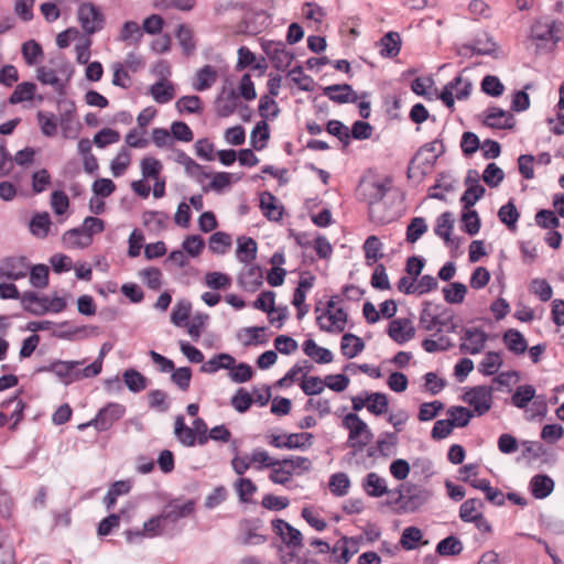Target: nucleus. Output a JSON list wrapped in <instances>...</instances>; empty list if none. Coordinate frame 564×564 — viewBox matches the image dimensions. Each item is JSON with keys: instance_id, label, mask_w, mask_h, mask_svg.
Here are the masks:
<instances>
[{"instance_id": "473e14b6", "label": "nucleus", "mask_w": 564, "mask_h": 564, "mask_svg": "<svg viewBox=\"0 0 564 564\" xmlns=\"http://www.w3.org/2000/svg\"><path fill=\"white\" fill-rule=\"evenodd\" d=\"M209 177L210 182L207 186L203 187L204 192L214 191L220 193L240 180V176L228 172H216L209 174Z\"/></svg>"}, {"instance_id": "72a5a7b5", "label": "nucleus", "mask_w": 564, "mask_h": 564, "mask_svg": "<svg viewBox=\"0 0 564 564\" xmlns=\"http://www.w3.org/2000/svg\"><path fill=\"white\" fill-rule=\"evenodd\" d=\"M235 364L236 359L231 355L221 352L203 362L200 371L205 373H215L221 369H231Z\"/></svg>"}, {"instance_id": "8fccbe9b", "label": "nucleus", "mask_w": 564, "mask_h": 564, "mask_svg": "<svg viewBox=\"0 0 564 564\" xmlns=\"http://www.w3.org/2000/svg\"><path fill=\"white\" fill-rule=\"evenodd\" d=\"M482 502L478 499H467L459 508V517L464 522H473L477 520L482 512Z\"/></svg>"}, {"instance_id": "dca6fc26", "label": "nucleus", "mask_w": 564, "mask_h": 564, "mask_svg": "<svg viewBox=\"0 0 564 564\" xmlns=\"http://www.w3.org/2000/svg\"><path fill=\"white\" fill-rule=\"evenodd\" d=\"M273 532L282 540L284 549H302L303 546V534L301 531L292 527L289 522L282 519H275L272 521Z\"/></svg>"}, {"instance_id": "9b49d317", "label": "nucleus", "mask_w": 564, "mask_h": 564, "mask_svg": "<svg viewBox=\"0 0 564 564\" xmlns=\"http://www.w3.org/2000/svg\"><path fill=\"white\" fill-rule=\"evenodd\" d=\"M77 18L85 33L89 35L104 28V14L100 9L91 2H84L78 7Z\"/></svg>"}, {"instance_id": "393cba45", "label": "nucleus", "mask_w": 564, "mask_h": 564, "mask_svg": "<svg viewBox=\"0 0 564 564\" xmlns=\"http://www.w3.org/2000/svg\"><path fill=\"white\" fill-rule=\"evenodd\" d=\"M262 279L260 267L253 263L245 264L238 275V282L246 291L257 290L262 284Z\"/></svg>"}, {"instance_id": "6ab92c4d", "label": "nucleus", "mask_w": 564, "mask_h": 564, "mask_svg": "<svg viewBox=\"0 0 564 564\" xmlns=\"http://www.w3.org/2000/svg\"><path fill=\"white\" fill-rule=\"evenodd\" d=\"M30 269L25 257H9L0 263V278L8 280H20L24 278Z\"/></svg>"}, {"instance_id": "ddd939ff", "label": "nucleus", "mask_w": 564, "mask_h": 564, "mask_svg": "<svg viewBox=\"0 0 564 564\" xmlns=\"http://www.w3.org/2000/svg\"><path fill=\"white\" fill-rule=\"evenodd\" d=\"M463 401L474 409L477 415L489 411L492 402V389L486 386H477L465 392Z\"/></svg>"}, {"instance_id": "423d86ee", "label": "nucleus", "mask_w": 564, "mask_h": 564, "mask_svg": "<svg viewBox=\"0 0 564 564\" xmlns=\"http://www.w3.org/2000/svg\"><path fill=\"white\" fill-rule=\"evenodd\" d=\"M419 327L424 332L431 333L432 336H436L443 330L447 333L456 332V324L452 314L446 312L435 314L430 307L422 311Z\"/></svg>"}, {"instance_id": "f3484780", "label": "nucleus", "mask_w": 564, "mask_h": 564, "mask_svg": "<svg viewBox=\"0 0 564 564\" xmlns=\"http://www.w3.org/2000/svg\"><path fill=\"white\" fill-rule=\"evenodd\" d=\"M359 195L369 204V216L376 219V205L382 200L386 195L384 184L373 180H364L358 187Z\"/></svg>"}, {"instance_id": "13d9d810", "label": "nucleus", "mask_w": 564, "mask_h": 564, "mask_svg": "<svg viewBox=\"0 0 564 564\" xmlns=\"http://www.w3.org/2000/svg\"><path fill=\"white\" fill-rule=\"evenodd\" d=\"M142 39V29L134 21H127L123 23L120 34L119 41L128 42L130 44H138Z\"/></svg>"}, {"instance_id": "de8ad7c7", "label": "nucleus", "mask_w": 564, "mask_h": 564, "mask_svg": "<svg viewBox=\"0 0 564 564\" xmlns=\"http://www.w3.org/2000/svg\"><path fill=\"white\" fill-rule=\"evenodd\" d=\"M364 349V341L354 334H345L341 337L340 350L347 358L356 357Z\"/></svg>"}, {"instance_id": "2eb2a0df", "label": "nucleus", "mask_w": 564, "mask_h": 564, "mask_svg": "<svg viewBox=\"0 0 564 564\" xmlns=\"http://www.w3.org/2000/svg\"><path fill=\"white\" fill-rule=\"evenodd\" d=\"M268 442L275 448H306L312 445L313 435L311 433H292L281 435H268Z\"/></svg>"}, {"instance_id": "58836bf2", "label": "nucleus", "mask_w": 564, "mask_h": 564, "mask_svg": "<svg viewBox=\"0 0 564 564\" xmlns=\"http://www.w3.org/2000/svg\"><path fill=\"white\" fill-rule=\"evenodd\" d=\"M303 351L317 364H329L333 361V352L327 348L318 346L313 339H306L303 343Z\"/></svg>"}, {"instance_id": "bf43d9fd", "label": "nucleus", "mask_w": 564, "mask_h": 564, "mask_svg": "<svg viewBox=\"0 0 564 564\" xmlns=\"http://www.w3.org/2000/svg\"><path fill=\"white\" fill-rule=\"evenodd\" d=\"M205 249V241L199 235H189L182 242V250L191 258H198Z\"/></svg>"}, {"instance_id": "a211bd4d", "label": "nucleus", "mask_w": 564, "mask_h": 564, "mask_svg": "<svg viewBox=\"0 0 564 564\" xmlns=\"http://www.w3.org/2000/svg\"><path fill=\"white\" fill-rule=\"evenodd\" d=\"M359 542L355 538H341L332 547L329 558L335 564H347L358 552Z\"/></svg>"}, {"instance_id": "f03ea898", "label": "nucleus", "mask_w": 564, "mask_h": 564, "mask_svg": "<svg viewBox=\"0 0 564 564\" xmlns=\"http://www.w3.org/2000/svg\"><path fill=\"white\" fill-rule=\"evenodd\" d=\"M432 497L431 490L412 484H402L395 491L390 490L394 508L401 512H414Z\"/></svg>"}, {"instance_id": "7ed1b4c3", "label": "nucleus", "mask_w": 564, "mask_h": 564, "mask_svg": "<svg viewBox=\"0 0 564 564\" xmlns=\"http://www.w3.org/2000/svg\"><path fill=\"white\" fill-rule=\"evenodd\" d=\"M86 360H53L37 369L39 372H52L58 380L69 386L74 382L93 378L86 370Z\"/></svg>"}, {"instance_id": "69168bd1", "label": "nucleus", "mask_w": 564, "mask_h": 564, "mask_svg": "<svg viewBox=\"0 0 564 564\" xmlns=\"http://www.w3.org/2000/svg\"><path fill=\"white\" fill-rule=\"evenodd\" d=\"M291 468L284 460H276V465L272 466L269 478L272 482L279 485H286L292 478Z\"/></svg>"}, {"instance_id": "a878e982", "label": "nucleus", "mask_w": 564, "mask_h": 564, "mask_svg": "<svg viewBox=\"0 0 564 564\" xmlns=\"http://www.w3.org/2000/svg\"><path fill=\"white\" fill-rule=\"evenodd\" d=\"M194 511V502H172L164 507L162 513L171 528L174 530L175 523L185 517H188Z\"/></svg>"}, {"instance_id": "f257e3e1", "label": "nucleus", "mask_w": 564, "mask_h": 564, "mask_svg": "<svg viewBox=\"0 0 564 564\" xmlns=\"http://www.w3.org/2000/svg\"><path fill=\"white\" fill-rule=\"evenodd\" d=\"M51 65L39 67L36 79L43 85L51 86L58 95H65L67 83L73 75V67L61 57L52 59Z\"/></svg>"}, {"instance_id": "a18cd8bd", "label": "nucleus", "mask_w": 564, "mask_h": 564, "mask_svg": "<svg viewBox=\"0 0 564 564\" xmlns=\"http://www.w3.org/2000/svg\"><path fill=\"white\" fill-rule=\"evenodd\" d=\"M261 209L269 219L280 220L282 217V208L276 204V199L273 195L264 192L260 195Z\"/></svg>"}, {"instance_id": "e433bc0d", "label": "nucleus", "mask_w": 564, "mask_h": 564, "mask_svg": "<svg viewBox=\"0 0 564 564\" xmlns=\"http://www.w3.org/2000/svg\"><path fill=\"white\" fill-rule=\"evenodd\" d=\"M149 91L158 104H167L175 96L174 85L170 80H158L150 87Z\"/></svg>"}, {"instance_id": "b1692460", "label": "nucleus", "mask_w": 564, "mask_h": 564, "mask_svg": "<svg viewBox=\"0 0 564 564\" xmlns=\"http://www.w3.org/2000/svg\"><path fill=\"white\" fill-rule=\"evenodd\" d=\"M323 94L337 104H349L358 100L356 91L348 84L326 86Z\"/></svg>"}, {"instance_id": "6e6d98bb", "label": "nucleus", "mask_w": 564, "mask_h": 564, "mask_svg": "<svg viewBox=\"0 0 564 564\" xmlns=\"http://www.w3.org/2000/svg\"><path fill=\"white\" fill-rule=\"evenodd\" d=\"M176 39L185 55H191L196 47L193 31L185 24H180L176 31Z\"/></svg>"}, {"instance_id": "9d476101", "label": "nucleus", "mask_w": 564, "mask_h": 564, "mask_svg": "<svg viewBox=\"0 0 564 564\" xmlns=\"http://www.w3.org/2000/svg\"><path fill=\"white\" fill-rule=\"evenodd\" d=\"M316 321L322 330L338 334L346 327L347 314L343 308L337 307L333 301H329L326 310L317 315Z\"/></svg>"}, {"instance_id": "cd10ccee", "label": "nucleus", "mask_w": 564, "mask_h": 564, "mask_svg": "<svg viewBox=\"0 0 564 564\" xmlns=\"http://www.w3.org/2000/svg\"><path fill=\"white\" fill-rule=\"evenodd\" d=\"M484 122L490 128L511 129L514 124V119L508 111L492 107L487 110Z\"/></svg>"}, {"instance_id": "f8f14e48", "label": "nucleus", "mask_w": 564, "mask_h": 564, "mask_svg": "<svg viewBox=\"0 0 564 564\" xmlns=\"http://www.w3.org/2000/svg\"><path fill=\"white\" fill-rule=\"evenodd\" d=\"M261 47L278 70H285L294 59V54L286 48L283 42L263 40Z\"/></svg>"}, {"instance_id": "bb28decb", "label": "nucleus", "mask_w": 564, "mask_h": 564, "mask_svg": "<svg viewBox=\"0 0 564 564\" xmlns=\"http://www.w3.org/2000/svg\"><path fill=\"white\" fill-rule=\"evenodd\" d=\"M218 77L217 69L212 65H204L195 72L192 87L196 91H205L213 87Z\"/></svg>"}, {"instance_id": "412c9836", "label": "nucleus", "mask_w": 564, "mask_h": 564, "mask_svg": "<svg viewBox=\"0 0 564 564\" xmlns=\"http://www.w3.org/2000/svg\"><path fill=\"white\" fill-rule=\"evenodd\" d=\"M281 564H326L318 560L310 550L280 549Z\"/></svg>"}, {"instance_id": "6e6552de", "label": "nucleus", "mask_w": 564, "mask_h": 564, "mask_svg": "<svg viewBox=\"0 0 564 564\" xmlns=\"http://www.w3.org/2000/svg\"><path fill=\"white\" fill-rule=\"evenodd\" d=\"M471 80L464 74H459L444 86L438 97L446 107L452 109L454 107L455 100L467 99L471 93Z\"/></svg>"}, {"instance_id": "e2e57ef3", "label": "nucleus", "mask_w": 564, "mask_h": 564, "mask_svg": "<svg viewBox=\"0 0 564 564\" xmlns=\"http://www.w3.org/2000/svg\"><path fill=\"white\" fill-rule=\"evenodd\" d=\"M423 533L416 527H408L403 530L400 544L404 550H414L422 542Z\"/></svg>"}, {"instance_id": "864d4df0", "label": "nucleus", "mask_w": 564, "mask_h": 564, "mask_svg": "<svg viewBox=\"0 0 564 564\" xmlns=\"http://www.w3.org/2000/svg\"><path fill=\"white\" fill-rule=\"evenodd\" d=\"M240 541L247 545H259L267 541L265 535L258 531V528L250 522L241 524Z\"/></svg>"}, {"instance_id": "774afa93", "label": "nucleus", "mask_w": 564, "mask_h": 564, "mask_svg": "<svg viewBox=\"0 0 564 564\" xmlns=\"http://www.w3.org/2000/svg\"><path fill=\"white\" fill-rule=\"evenodd\" d=\"M466 292V285L459 282H454L443 289L444 299L451 304L462 303L465 299Z\"/></svg>"}, {"instance_id": "5fc2aeb1", "label": "nucleus", "mask_w": 564, "mask_h": 564, "mask_svg": "<svg viewBox=\"0 0 564 564\" xmlns=\"http://www.w3.org/2000/svg\"><path fill=\"white\" fill-rule=\"evenodd\" d=\"M36 91V86L33 83L24 82L19 84L9 98V102L12 105L20 104L23 101L32 100Z\"/></svg>"}, {"instance_id": "603ef678", "label": "nucleus", "mask_w": 564, "mask_h": 564, "mask_svg": "<svg viewBox=\"0 0 564 564\" xmlns=\"http://www.w3.org/2000/svg\"><path fill=\"white\" fill-rule=\"evenodd\" d=\"M131 489V482L129 480H119L116 481L108 490L107 495L104 498V502L108 510L112 509L116 505L117 498L119 496L126 495Z\"/></svg>"}, {"instance_id": "052dcab7", "label": "nucleus", "mask_w": 564, "mask_h": 564, "mask_svg": "<svg viewBox=\"0 0 564 564\" xmlns=\"http://www.w3.org/2000/svg\"><path fill=\"white\" fill-rule=\"evenodd\" d=\"M208 245L213 253L225 254L231 246V237L226 232L217 231L210 236Z\"/></svg>"}, {"instance_id": "f704fd0d", "label": "nucleus", "mask_w": 564, "mask_h": 564, "mask_svg": "<svg viewBox=\"0 0 564 564\" xmlns=\"http://www.w3.org/2000/svg\"><path fill=\"white\" fill-rule=\"evenodd\" d=\"M257 256V242L252 238L239 237L237 239L236 258L243 264L253 262Z\"/></svg>"}, {"instance_id": "1a4fd4ad", "label": "nucleus", "mask_w": 564, "mask_h": 564, "mask_svg": "<svg viewBox=\"0 0 564 564\" xmlns=\"http://www.w3.org/2000/svg\"><path fill=\"white\" fill-rule=\"evenodd\" d=\"M436 160L437 154L435 153L434 143L425 144L412 159L408 169L409 177L420 181L424 175L432 172Z\"/></svg>"}, {"instance_id": "c9c22d12", "label": "nucleus", "mask_w": 564, "mask_h": 564, "mask_svg": "<svg viewBox=\"0 0 564 564\" xmlns=\"http://www.w3.org/2000/svg\"><path fill=\"white\" fill-rule=\"evenodd\" d=\"M21 305L23 310L33 315L46 314V296H39L32 291H28L21 296Z\"/></svg>"}, {"instance_id": "c756f323", "label": "nucleus", "mask_w": 564, "mask_h": 564, "mask_svg": "<svg viewBox=\"0 0 564 564\" xmlns=\"http://www.w3.org/2000/svg\"><path fill=\"white\" fill-rule=\"evenodd\" d=\"M1 406L3 409H10L12 408L10 416L4 413L0 412V427L4 426L9 423L10 420H13L12 429L15 427V425L22 420V413L24 410V402L18 398L13 397L2 402Z\"/></svg>"}, {"instance_id": "3c124183", "label": "nucleus", "mask_w": 564, "mask_h": 564, "mask_svg": "<svg viewBox=\"0 0 564 564\" xmlns=\"http://www.w3.org/2000/svg\"><path fill=\"white\" fill-rule=\"evenodd\" d=\"M51 218L47 213L36 214L30 221V231L37 238H45L51 227Z\"/></svg>"}, {"instance_id": "ea45409f", "label": "nucleus", "mask_w": 564, "mask_h": 564, "mask_svg": "<svg viewBox=\"0 0 564 564\" xmlns=\"http://www.w3.org/2000/svg\"><path fill=\"white\" fill-rule=\"evenodd\" d=\"M144 529L149 539L164 535L173 531L162 512L147 520L144 522Z\"/></svg>"}, {"instance_id": "39448f33", "label": "nucleus", "mask_w": 564, "mask_h": 564, "mask_svg": "<svg viewBox=\"0 0 564 564\" xmlns=\"http://www.w3.org/2000/svg\"><path fill=\"white\" fill-rule=\"evenodd\" d=\"M59 110L58 126L63 139H77L82 131V123L77 117V107L74 100L61 98L57 100Z\"/></svg>"}, {"instance_id": "a19ab883", "label": "nucleus", "mask_w": 564, "mask_h": 564, "mask_svg": "<svg viewBox=\"0 0 564 564\" xmlns=\"http://www.w3.org/2000/svg\"><path fill=\"white\" fill-rule=\"evenodd\" d=\"M36 121L43 135L54 138L58 130V118L53 112L40 110L36 113Z\"/></svg>"}, {"instance_id": "680f3d73", "label": "nucleus", "mask_w": 564, "mask_h": 564, "mask_svg": "<svg viewBox=\"0 0 564 564\" xmlns=\"http://www.w3.org/2000/svg\"><path fill=\"white\" fill-rule=\"evenodd\" d=\"M131 163V153L128 149H121L110 164V171L115 177L124 174Z\"/></svg>"}, {"instance_id": "49530a36", "label": "nucleus", "mask_w": 564, "mask_h": 564, "mask_svg": "<svg viewBox=\"0 0 564 564\" xmlns=\"http://www.w3.org/2000/svg\"><path fill=\"white\" fill-rule=\"evenodd\" d=\"M122 379L127 388L133 393L143 391L148 386L147 378L135 369L126 370L122 373Z\"/></svg>"}, {"instance_id": "2f4dec72", "label": "nucleus", "mask_w": 564, "mask_h": 564, "mask_svg": "<svg viewBox=\"0 0 564 564\" xmlns=\"http://www.w3.org/2000/svg\"><path fill=\"white\" fill-rule=\"evenodd\" d=\"M62 241L67 249H85L91 245L93 239L85 234V230L74 228L63 234Z\"/></svg>"}, {"instance_id": "37998d69", "label": "nucleus", "mask_w": 564, "mask_h": 564, "mask_svg": "<svg viewBox=\"0 0 564 564\" xmlns=\"http://www.w3.org/2000/svg\"><path fill=\"white\" fill-rule=\"evenodd\" d=\"M140 171L143 180H158L163 171L162 162L151 155H147L140 161Z\"/></svg>"}, {"instance_id": "7c9ffc66", "label": "nucleus", "mask_w": 564, "mask_h": 564, "mask_svg": "<svg viewBox=\"0 0 564 564\" xmlns=\"http://www.w3.org/2000/svg\"><path fill=\"white\" fill-rule=\"evenodd\" d=\"M237 339L245 347L264 345L267 343L265 328L264 327H245L238 330Z\"/></svg>"}, {"instance_id": "aec40b11", "label": "nucleus", "mask_w": 564, "mask_h": 564, "mask_svg": "<svg viewBox=\"0 0 564 564\" xmlns=\"http://www.w3.org/2000/svg\"><path fill=\"white\" fill-rule=\"evenodd\" d=\"M239 106V95L232 87L224 86L216 99V112L219 117H229Z\"/></svg>"}, {"instance_id": "4c0bfd02", "label": "nucleus", "mask_w": 564, "mask_h": 564, "mask_svg": "<svg viewBox=\"0 0 564 564\" xmlns=\"http://www.w3.org/2000/svg\"><path fill=\"white\" fill-rule=\"evenodd\" d=\"M530 489L534 498L544 499L554 489V481L547 475H535L530 480Z\"/></svg>"}, {"instance_id": "79ce46f5", "label": "nucleus", "mask_w": 564, "mask_h": 564, "mask_svg": "<svg viewBox=\"0 0 564 564\" xmlns=\"http://www.w3.org/2000/svg\"><path fill=\"white\" fill-rule=\"evenodd\" d=\"M503 359L500 352L488 351L485 354L481 361L478 364L477 369L484 376H492L502 367Z\"/></svg>"}, {"instance_id": "09e8293b", "label": "nucleus", "mask_w": 564, "mask_h": 564, "mask_svg": "<svg viewBox=\"0 0 564 564\" xmlns=\"http://www.w3.org/2000/svg\"><path fill=\"white\" fill-rule=\"evenodd\" d=\"M463 549L462 541L454 535H449L437 543L436 553L441 556H454L460 554Z\"/></svg>"}, {"instance_id": "5701e85b", "label": "nucleus", "mask_w": 564, "mask_h": 564, "mask_svg": "<svg viewBox=\"0 0 564 564\" xmlns=\"http://www.w3.org/2000/svg\"><path fill=\"white\" fill-rule=\"evenodd\" d=\"M415 328L410 318L402 317L390 321V338L403 344L413 338Z\"/></svg>"}, {"instance_id": "c85d7f7f", "label": "nucleus", "mask_w": 564, "mask_h": 564, "mask_svg": "<svg viewBox=\"0 0 564 564\" xmlns=\"http://www.w3.org/2000/svg\"><path fill=\"white\" fill-rule=\"evenodd\" d=\"M502 343L513 355H522L528 350V341L523 334L514 328L507 329L502 335Z\"/></svg>"}, {"instance_id": "0e129e2a", "label": "nucleus", "mask_w": 564, "mask_h": 564, "mask_svg": "<svg viewBox=\"0 0 564 564\" xmlns=\"http://www.w3.org/2000/svg\"><path fill=\"white\" fill-rule=\"evenodd\" d=\"M364 487L366 492L372 497H381L387 491L386 480L375 473L368 474Z\"/></svg>"}, {"instance_id": "20e7f679", "label": "nucleus", "mask_w": 564, "mask_h": 564, "mask_svg": "<svg viewBox=\"0 0 564 564\" xmlns=\"http://www.w3.org/2000/svg\"><path fill=\"white\" fill-rule=\"evenodd\" d=\"M341 425L348 431L347 445L352 448L351 455L356 457L370 443L372 434L367 423L356 413L345 415Z\"/></svg>"}, {"instance_id": "4d7b16f0", "label": "nucleus", "mask_w": 564, "mask_h": 564, "mask_svg": "<svg viewBox=\"0 0 564 564\" xmlns=\"http://www.w3.org/2000/svg\"><path fill=\"white\" fill-rule=\"evenodd\" d=\"M422 347L430 354L440 352L449 349L452 347V341L447 336L440 333L436 336L431 335V337L425 338L422 341Z\"/></svg>"}, {"instance_id": "338daca9", "label": "nucleus", "mask_w": 564, "mask_h": 564, "mask_svg": "<svg viewBox=\"0 0 564 564\" xmlns=\"http://www.w3.org/2000/svg\"><path fill=\"white\" fill-rule=\"evenodd\" d=\"M535 389L531 384L519 386L512 395V403L519 409H523L534 398Z\"/></svg>"}, {"instance_id": "c03bdc74", "label": "nucleus", "mask_w": 564, "mask_h": 564, "mask_svg": "<svg viewBox=\"0 0 564 564\" xmlns=\"http://www.w3.org/2000/svg\"><path fill=\"white\" fill-rule=\"evenodd\" d=\"M174 434L178 442L187 447H193L197 443L194 430L185 425L184 417L177 416L175 420Z\"/></svg>"}, {"instance_id": "4be33fe9", "label": "nucleus", "mask_w": 564, "mask_h": 564, "mask_svg": "<svg viewBox=\"0 0 564 564\" xmlns=\"http://www.w3.org/2000/svg\"><path fill=\"white\" fill-rule=\"evenodd\" d=\"M454 217L452 213H443L436 219L434 228L435 234L442 238L448 248L455 249L458 247V240L452 238V231L454 229Z\"/></svg>"}, {"instance_id": "4468645a", "label": "nucleus", "mask_w": 564, "mask_h": 564, "mask_svg": "<svg viewBox=\"0 0 564 564\" xmlns=\"http://www.w3.org/2000/svg\"><path fill=\"white\" fill-rule=\"evenodd\" d=\"M488 340L487 333L479 327H467L463 330L459 349L464 354H480Z\"/></svg>"}, {"instance_id": "0eeeda50", "label": "nucleus", "mask_w": 564, "mask_h": 564, "mask_svg": "<svg viewBox=\"0 0 564 564\" xmlns=\"http://www.w3.org/2000/svg\"><path fill=\"white\" fill-rule=\"evenodd\" d=\"M126 414V406L117 402H110L100 409L97 415L89 422L78 425L79 430L94 426L99 432L108 431L117 421Z\"/></svg>"}]
</instances>
